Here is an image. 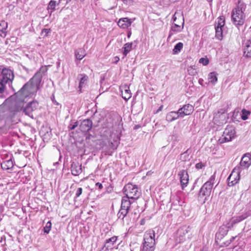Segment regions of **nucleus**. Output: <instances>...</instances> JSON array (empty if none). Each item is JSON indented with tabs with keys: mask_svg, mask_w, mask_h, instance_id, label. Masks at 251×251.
I'll list each match as a JSON object with an SVG mask.
<instances>
[{
	"mask_svg": "<svg viewBox=\"0 0 251 251\" xmlns=\"http://www.w3.org/2000/svg\"><path fill=\"white\" fill-rule=\"evenodd\" d=\"M47 71L45 67H41L34 75L18 92L19 95L27 99L35 96L41 87L42 77Z\"/></svg>",
	"mask_w": 251,
	"mask_h": 251,
	"instance_id": "f257e3e1",
	"label": "nucleus"
},
{
	"mask_svg": "<svg viewBox=\"0 0 251 251\" xmlns=\"http://www.w3.org/2000/svg\"><path fill=\"white\" fill-rule=\"evenodd\" d=\"M246 8V4L241 0H239L237 7L232 11V20L235 25H241L244 23L246 17L244 11Z\"/></svg>",
	"mask_w": 251,
	"mask_h": 251,
	"instance_id": "f03ea898",
	"label": "nucleus"
},
{
	"mask_svg": "<svg viewBox=\"0 0 251 251\" xmlns=\"http://www.w3.org/2000/svg\"><path fill=\"white\" fill-rule=\"evenodd\" d=\"M155 232L153 230H149L146 232L144 236V243L141 250L153 251L155 245Z\"/></svg>",
	"mask_w": 251,
	"mask_h": 251,
	"instance_id": "7ed1b4c3",
	"label": "nucleus"
},
{
	"mask_svg": "<svg viewBox=\"0 0 251 251\" xmlns=\"http://www.w3.org/2000/svg\"><path fill=\"white\" fill-rule=\"evenodd\" d=\"M215 179V176L212 175L210 176L209 180L204 183L200 189L199 194V197H205L204 200H205L207 198L210 196L213 189Z\"/></svg>",
	"mask_w": 251,
	"mask_h": 251,
	"instance_id": "20e7f679",
	"label": "nucleus"
},
{
	"mask_svg": "<svg viewBox=\"0 0 251 251\" xmlns=\"http://www.w3.org/2000/svg\"><path fill=\"white\" fill-rule=\"evenodd\" d=\"M124 192L126 195V197L130 199L136 200L141 195L137 186L131 183L127 184L125 186Z\"/></svg>",
	"mask_w": 251,
	"mask_h": 251,
	"instance_id": "39448f33",
	"label": "nucleus"
},
{
	"mask_svg": "<svg viewBox=\"0 0 251 251\" xmlns=\"http://www.w3.org/2000/svg\"><path fill=\"white\" fill-rule=\"evenodd\" d=\"M235 131L232 126H228L224 130L223 134L219 139L220 144L231 141L235 138Z\"/></svg>",
	"mask_w": 251,
	"mask_h": 251,
	"instance_id": "423d86ee",
	"label": "nucleus"
},
{
	"mask_svg": "<svg viewBox=\"0 0 251 251\" xmlns=\"http://www.w3.org/2000/svg\"><path fill=\"white\" fill-rule=\"evenodd\" d=\"M27 101V99L23 97L20 96L19 93L16 94L15 100L13 102V106H11V109L15 112L21 111L24 106L25 103Z\"/></svg>",
	"mask_w": 251,
	"mask_h": 251,
	"instance_id": "0eeeda50",
	"label": "nucleus"
},
{
	"mask_svg": "<svg viewBox=\"0 0 251 251\" xmlns=\"http://www.w3.org/2000/svg\"><path fill=\"white\" fill-rule=\"evenodd\" d=\"M177 240H179V243L183 242L187 238L189 239L191 238V228L189 226H183L180 227L177 230Z\"/></svg>",
	"mask_w": 251,
	"mask_h": 251,
	"instance_id": "6e6552de",
	"label": "nucleus"
},
{
	"mask_svg": "<svg viewBox=\"0 0 251 251\" xmlns=\"http://www.w3.org/2000/svg\"><path fill=\"white\" fill-rule=\"evenodd\" d=\"M14 75L12 71L8 69H0V81L3 83H6L8 85L12 82L14 79Z\"/></svg>",
	"mask_w": 251,
	"mask_h": 251,
	"instance_id": "1a4fd4ad",
	"label": "nucleus"
},
{
	"mask_svg": "<svg viewBox=\"0 0 251 251\" xmlns=\"http://www.w3.org/2000/svg\"><path fill=\"white\" fill-rule=\"evenodd\" d=\"M226 114L224 112L218 111L214 115L213 122L218 126H221L226 122Z\"/></svg>",
	"mask_w": 251,
	"mask_h": 251,
	"instance_id": "9d476101",
	"label": "nucleus"
},
{
	"mask_svg": "<svg viewBox=\"0 0 251 251\" xmlns=\"http://www.w3.org/2000/svg\"><path fill=\"white\" fill-rule=\"evenodd\" d=\"M240 179V171L238 169H234L227 178L229 186H233L238 183Z\"/></svg>",
	"mask_w": 251,
	"mask_h": 251,
	"instance_id": "9b49d317",
	"label": "nucleus"
},
{
	"mask_svg": "<svg viewBox=\"0 0 251 251\" xmlns=\"http://www.w3.org/2000/svg\"><path fill=\"white\" fill-rule=\"evenodd\" d=\"M251 165V154L247 153L242 156L240 162V169L244 170L248 169Z\"/></svg>",
	"mask_w": 251,
	"mask_h": 251,
	"instance_id": "f8f14e48",
	"label": "nucleus"
},
{
	"mask_svg": "<svg viewBox=\"0 0 251 251\" xmlns=\"http://www.w3.org/2000/svg\"><path fill=\"white\" fill-rule=\"evenodd\" d=\"M38 106V103L36 101H32L29 102L26 107L23 109L24 112L29 117H32L33 111L35 110Z\"/></svg>",
	"mask_w": 251,
	"mask_h": 251,
	"instance_id": "ddd939ff",
	"label": "nucleus"
},
{
	"mask_svg": "<svg viewBox=\"0 0 251 251\" xmlns=\"http://www.w3.org/2000/svg\"><path fill=\"white\" fill-rule=\"evenodd\" d=\"M224 25L225 21L221 18L219 20L218 23L215 25V37L220 40L223 38L222 27Z\"/></svg>",
	"mask_w": 251,
	"mask_h": 251,
	"instance_id": "4468645a",
	"label": "nucleus"
},
{
	"mask_svg": "<svg viewBox=\"0 0 251 251\" xmlns=\"http://www.w3.org/2000/svg\"><path fill=\"white\" fill-rule=\"evenodd\" d=\"M193 111V106L189 104H185L178 109V113L180 114V117H183L185 115H190Z\"/></svg>",
	"mask_w": 251,
	"mask_h": 251,
	"instance_id": "2eb2a0df",
	"label": "nucleus"
},
{
	"mask_svg": "<svg viewBox=\"0 0 251 251\" xmlns=\"http://www.w3.org/2000/svg\"><path fill=\"white\" fill-rule=\"evenodd\" d=\"M93 126L92 121L89 119H85L83 120L79 125V128L83 132L89 131L92 128Z\"/></svg>",
	"mask_w": 251,
	"mask_h": 251,
	"instance_id": "dca6fc26",
	"label": "nucleus"
},
{
	"mask_svg": "<svg viewBox=\"0 0 251 251\" xmlns=\"http://www.w3.org/2000/svg\"><path fill=\"white\" fill-rule=\"evenodd\" d=\"M182 189L186 187L189 182V176L186 170H182L178 173Z\"/></svg>",
	"mask_w": 251,
	"mask_h": 251,
	"instance_id": "f3484780",
	"label": "nucleus"
},
{
	"mask_svg": "<svg viewBox=\"0 0 251 251\" xmlns=\"http://www.w3.org/2000/svg\"><path fill=\"white\" fill-rule=\"evenodd\" d=\"M248 217V215L247 213L242 214V215L238 216L232 218L230 222L227 224L228 227L230 228L233 227L234 225L240 222L243 220L245 219Z\"/></svg>",
	"mask_w": 251,
	"mask_h": 251,
	"instance_id": "a211bd4d",
	"label": "nucleus"
},
{
	"mask_svg": "<svg viewBox=\"0 0 251 251\" xmlns=\"http://www.w3.org/2000/svg\"><path fill=\"white\" fill-rule=\"evenodd\" d=\"M182 22L181 25H179L177 24H174L171 27V30L169 32V34L168 37V40L170 38L171 36L174 34V32H180L183 28L184 26V18H182Z\"/></svg>",
	"mask_w": 251,
	"mask_h": 251,
	"instance_id": "6ab92c4d",
	"label": "nucleus"
},
{
	"mask_svg": "<svg viewBox=\"0 0 251 251\" xmlns=\"http://www.w3.org/2000/svg\"><path fill=\"white\" fill-rule=\"evenodd\" d=\"M71 172L74 176H78L82 172L81 165L78 162H73L71 164Z\"/></svg>",
	"mask_w": 251,
	"mask_h": 251,
	"instance_id": "aec40b11",
	"label": "nucleus"
},
{
	"mask_svg": "<svg viewBox=\"0 0 251 251\" xmlns=\"http://www.w3.org/2000/svg\"><path fill=\"white\" fill-rule=\"evenodd\" d=\"M132 22L130 19L127 18H121L118 22L119 27L125 29L131 25Z\"/></svg>",
	"mask_w": 251,
	"mask_h": 251,
	"instance_id": "412c9836",
	"label": "nucleus"
},
{
	"mask_svg": "<svg viewBox=\"0 0 251 251\" xmlns=\"http://www.w3.org/2000/svg\"><path fill=\"white\" fill-rule=\"evenodd\" d=\"M179 117H180V114L178 113V110L177 111H171L168 113L166 115V120L169 122H171Z\"/></svg>",
	"mask_w": 251,
	"mask_h": 251,
	"instance_id": "4be33fe9",
	"label": "nucleus"
},
{
	"mask_svg": "<svg viewBox=\"0 0 251 251\" xmlns=\"http://www.w3.org/2000/svg\"><path fill=\"white\" fill-rule=\"evenodd\" d=\"M7 23L4 21H0V35L5 37L6 35V29L7 28Z\"/></svg>",
	"mask_w": 251,
	"mask_h": 251,
	"instance_id": "5701e85b",
	"label": "nucleus"
},
{
	"mask_svg": "<svg viewBox=\"0 0 251 251\" xmlns=\"http://www.w3.org/2000/svg\"><path fill=\"white\" fill-rule=\"evenodd\" d=\"M1 166L3 170H7L12 169L13 167V162L11 158L3 161L1 163Z\"/></svg>",
	"mask_w": 251,
	"mask_h": 251,
	"instance_id": "b1692460",
	"label": "nucleus"
},
{
	"mask_svg": "<svg viewBox=\"0 0 251 251\" xmlns=\"http://www.w3.org/2000/svg\"><path fill=\"white\" fill-rule=\"evenodd\" d=\"M61 2V0H51L49 3L48 9L50 10V13H52L55 10V7L58 6Z\"/></svg>",
	"mask_w": 251,
	"mask_h": 251,
	"instance_id": "393cba45",
	"label": "nucleus"
},
{
	"mask_svg": "<svg viewBox=\"0 0 251 251\" xmlns=\"http://www.w3.org/2000/svg\"><path fill=\"white\" fill-rule=\"evenodd\" d=\"M129 199L126 197H123L121 207L129 210L131 204Z\"/></svg>",
	"mask_w": 251,
	"mask_h": 251,
	"instance_id": "a878e982",
	"label": "nucleus"
},
{
	"mask_svg": "<svg viewBox=\"0 0 251 251\" xmlns=\"http://www.w3.org/2000/svg\"><path fill=\"white\" fill-rule=\"evenodd\" d=\"M217 75V74L215 72L209 73L208 75V82L215 85L218 80Z\"/></svg>",
	"mask_w": 251,
	"mask_h": 251,
	"instance_id": "bb28decb",
	"label": "nucleus"
},
{
	"mask_svg": "<svg viewBox=\"0 0 251 251\" xmlns=\"http://www.w3.org/2000/svg\"><path fill=\"white\" fill-rule=\"evenodd\" d=\"M122 97L126 100H127L131 97V93L129 88L126 86L124 88V91H122Z\"/></svg>",
	"mask_w": 251,
	"mask_h": 251,
	"instance_id": "cd10ccee",
	"label": "nucleus"
},
{
	"mask_svg": "<svg viewBox=\"0 0 251 251\" xmlns=\"http://www.w3.org/2000/svg\"><path fill=\"white\" fill-rule=\"evenodd\" d=\"M85 55V51L82 48L78 49L75 51V56L77 60H81Z\"/></svg>",
	"mask_w": 251,
	"mask_h": 251,
	"instance_id": "c85d7f7f",
	"label": "nucleus"
},
{
	"mask_svg": "<svg viewBox=\"0 0 251 251\" xmlns=\"http://www.w3.org/2000/svg\"><path fill=\"white\" fill-rule=\"evenodd\" d=\"M78 77L80 78L78 88L79 91L80 92L84 82L87 80L88 77V76L85 74H79L78 75Z\"/></svg>",
	"mask_w": 251,
	"mask_h": 251,
	"instance_id": "c756f323",
	"label": "nucleus"
},
{
	"mask_svg": "<svg viewBox=\"0 0 251 251\" xmlns=\"http://www.w3.org/2000/svg\"><path fill=\"white\" fill-rule=\"evenodd\" d=\"M132 43H127L124 45L123 49L124 50L123 54L125 56H126L127 54L131 51L132 48Z\"/></svg>",
	"mask_w": 251,
	"mask_h": 251,
	"instance_id": "7c9ffc66",
	"label": "nucleus"
},
{
	"mask_svg": "<svg viewBox=\"0 0 251 251\" xmlns=\"http://www.w3.org/2000/svg\"><path fill=\"white\" fill-rule=\"evenodd\" d=\"M117 239V237L113 236L108 239H107L105 242V246L107 248H112V245L116 242Z\"/></svg>",
	"mask_w": 251,
	"mask_h": 251,
	"instance_id": "2f4dec72",
	"label": "nucleus"
},
{
	"mask_svg": "<svg viewBox=\"0 0 251 251\" xmlns=\"http://www.w3.org/2000/svg\"><path fill=\"white\" fill-rule=\"evenodd\" d=\"M128 211L129 210L121 207V208L117 214L118 218L123 220L124 218L126 216Z\"/></svg>",
	"mask_w": 251,
	"mask_h": 251,
	"instance_id": "473e14b6",
	"label": "nucleus"
},
{
	"mask_svg": "<svg viewBox=\"0 0 251 251\" xmlns=\"http://www.w3.org/2000/svg\"><path fill=\"white\" fill-rule=\"evenodd\" d=\"M183 46V44L181 42H179L176 44L173 50V54H178L180 50L182 49Z\"/></svg>",
	"mask_w": 251,
	"mask_h": 251,
	"instance_id": "72a5a7b5",
	"label": "nucleus"
},
{
	"mask_svg": "<svg viewBox=\"0 0 251 251\" xmlns=\"http://www.w3.org/2000/svg\"><path fill=\"white\" fill-rule=\"evenodd\" d=\"M51 228V223L50 221H49L47 224L46 226L44 227V231L45 233L48 234L50 231Z\"/></svg>",
	"mask_w": 251,
	"mask_h": 251,
	"instance_id": "f704fd0d",
	"label": "nucleus"
},
{
	"mask_svg": "<svg viewBox=\"0 0 251 251\" xmlns=\"http://www.w3.org/2000/svg\"><path fill=\"white\" fill-rule=\"evenodd\" d=\"M242 116H241V118L243 120H246L248 119V115L251 114L250 111H248L245 109H243L242 111Z\"/></svg>",
	"mask_w": 251,
	"mask_h": 251,
	"instance_id": "c9c22d12",
	"label": "nucleus"
},
{
	"mask_svg": "<svg viewBox=\"0 0 251 251\" xmlns=\"http://www.w3.org/2000/svg\"><path fill=\"white\" fill-rule=\"evenodd\" d=\"M188 74L191 75H194L196 74V69L193 66H190L187 68Z\"/></svg>",
	"mask_w": 251,
	"mask_h": 251,
	"instance_id": "e433bc0d",
	"label": "nucleus"
},
{
	"mask_svg": "<svg viewBox=\"0 0 251 251\" xmlns=\"http://www.w3.org/2000/svg\"><path fill=\"white\" fill-rule=\"evenodd\" d=\"M199 62L202 63L203 65H206L209 63V60L207 58H201L199 60Z\"/></svg>",
	"mask_w": 251,
	"mask_h": 251,
	"instance_id": "4c0bfd02",
	"label": "nucleus"
},
{
	"mask_svg": "<svg viewBox=\"0 0 251 251\" xmlns=\"http://www.w3.org/2000/svg\"><path fill=\"white\" fill-rule=\"evenodd\" d=\"M7 84V83H3V82L0 81V93H1L4 91L5 88V85Z\"/></svg>",
	"mask_w": 251,
	"mask_h": 251,
	"instance_id": "58836bf2",
	"label": "nucleus"
},
{
	"mask_svg": "<svg viewBox=\"0 0 251 251\" xmlns=\"http://www.w3.org/2000/svg\"><path fill=\"white\" fill-rule=\"evenodd\" d=\"M82 192V189L81 188H78L77 189L76 194H75V198H77L80 196Z\"/></svg>",
	"mask_w": 251,
	"mask_h": 251,
	"instance_id": "ea45409f",
	"label": "nucleus"
},
{
	"mask_svg": "<svg viewBox=\"0 0 251 251\" xmlns=\"http://www.w3.org/2000/svg\"><path fill=\"white\" fill-rule=\"evenodd\" d=\"M50 29L44 28L42 30V33L45 34L44 36H47L49 33L50 32Z\"/></svg>",
	"mask_w": 251,
	"mask_h": 251,
	"instance_id": "a19ab883",
	"label": "nucleus"
},
{
	"mask_svg": "<svg viewBox=\"0 0 251 251\" xmlns=\"http://www.w3.org/2000/svg\"><path fill=\"white\" fill-rule=\"evenodd\" d=\"M204 167L203 163L200 162L196 164V168L198 169H202Z\"/></svg>",
	"mask_w": 251,
	"mask_h": 251,
	"instance_id": "79ce46f5",
	"label": "nucleus"
},
{
	"mask_svg": "<svg viewBox=\"0 0 251 251\" xmlns=\"http://www.w3.org/2000/svg\"><path fill=\"white\" fill-rule=\"evenodd\" d=\"M78 126V123L77 122H75L74 125L70 124L69 128L71 130L75 129Z\"/></svg>",
	"mask_w": 251,
	"mask_h": 251,
	"instance_id": "37998d69",
	"label": "nucleus"
},
{
	"mask_svg": "<svg viewBox=\"0 0 251 251\" xmlns=\"http://www.w3.org/2000/svg\"><path fill=\"white\" fill-rule=\"evenodd\" d=\"M96 185L97 186H98L99 189H100V190L101 189L103 188V186H102V184H101V183H100L99 182L96 183Z\"/></svg>",
	"mask_w": 251,
	"mask_h": 251,
	"instance_id": "c03bdc74",
	"label": "nucleus"
},
{
	"mask_svg": "<svg viewBox=\"0 0 251 251\" xmlns=\"http://www.w3.org/2000/svg\"><path fill=\"white\" fill-rule=\"evenodd\" d=\"M163 107V105H161L159 108L156 110V111L155 112V113H158L159 112L161 111L162 110V108Z\"/></svg>",
	"mask_w": 251,
	"mask_h": 251,
	"instance_id": "a18cd8bd",
	"label": "nucleus"
},
{
	"mask_svg": "<svg viewBox=\"0 0 251 251\" xmlns=\"http://www.w3.org/2000/svg\"><path fill=\"white\" fill-rule=\"evenodd\" d=\"M204 80L202 78H200L199 79V83L201 85H203V82Z\"/></svg>",
	"mask_w": 251,
	"mask_h": 251,
	"instance_id": "49530a36",
	"label": "nucleus"
},
{
	"mask_svg": "<svg viewBox=\"0 0 251 251\" xmlns=\"http://www.w3.org/2000/svg\"><path fill=\"white\" fill-rule=\"evenodd\" d=\"M131 35V31H128L127 33V37L129 38L130 37Z\"/></svg>",
	"mask_w": 251,
	"mask_h": 251,
	"instance_id": "de8ad7c7",
	"label": "nucleus"
},
{
	"mask_svg": "<svg viewBox=\"0 0 251 251\" xmlns=\"http://www.w3.org/2000/svg\"><path fill=\"white\" fill-rule=\"evenodd\" d=\"M236 237V236H234V237H233V236L232 237V238L230 240V242H232L235 239Z\"/></svg>",
	"mask_w": 251,
	"mask_h": 251,
	"instance_id": "09e8293b",
	"label": "nucleus"
},
{
	"mask_svg": "<svg viewBox=\"0 0 251 251\" xmlns=\"http://www.w3.org/2000/svg\"><path fill=\"white\" fill-rule=\"evenodd\" d=\"M115 58V62L117 63L119 60V58L118 57H116Z\"/></svg>",
	"mask_w": 251,
	"mask_h": 251,
	"instance_id": "8fccbe9b",
	"label": "nucleus"
},
{
	"mask_svg": "<svg viewBox=\"0 0 251 251\" xmlns=\"http://www.w3.org/2000/svg\"><path fill=\"white\" fill-rule=\"evenodd\" d=\"M140 127V126L139 125H136L134 127V129H137L139 127Z\"/></svg>",
	"mask_w": 251,
	"mask_h": 251,
	"instance_id": "3c124183",
	"label": "nucleus"
},
{
	"mask_svg": "<svg viewBox=\"0 0 251 251\" xmlns=\"http://www.w3.org/2000/svg\"><path fill=\"white\" fill-rule=\"evenodd\" d=\"M176 17H174V18H173L174 21H176Z\"/></svg>",
	"mask_w": 251,
	"mask_h": 251,
	"instance_id": "603ef678",
	"label": "nucleus"
},
{
	"mask_svg": "<svg viewBox=\"0 0 251 251\" xmlns=\"http://www.w3.org/2000/svg\"><path fill=\"white\" fill-rule=\"evenodd\" d=\"M177 201H178V203H179V200H178L179 198H178V197H177ZM179 205H180V204H179Z\"/></svg>",
	"mask_w": 251,
	"mask_h": 251,
	"instance_id": "864d4df0",
	"label": "nucleus"
},
{
	"mask_svg": "<svg viewBox=\"0 0 251 251\" xmlns=\"http://www.w3.org/2000/svg\"><path fill=\"white\" fill-rule=\"evenodd\" d=\"M71 0H67V2H68V1H70Z\"/></svg>",
	"mask_w": 251,
	"mask_h": 251,
	"instance_id": "5fc2aeb1",
	"label": "nucleus"
}]
</instances>
